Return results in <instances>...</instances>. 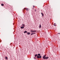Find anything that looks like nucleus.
Listing matches in <instances>:
<instances>
[{"mask_svg":"<svg viewBox=\"0 0 60 60\" xmlns=\"http://www.w3.org/2000/svg\"><path fill=\"white\" fill-rule=\"evenodd\" d=\"M31 33H32L31 34V35H33L34 34H35V32H36V31L35 30H30Z\"/></svg>","mask_w":60,"mask_h":60,"instance_id":"f257e3e1","label":"nucleus"},{"mask_svg":"<svg viewBox=\"0 0 60 60\" xmlns=\"http://www.w3.org/2000/svg\"><path fill=\"white\" fill-rule=\"evenodd\" d=\"M46 55H45L43 57V59H47L49 58V57L48 56H47V57H46Z\"/></svg>","mask_w":60,"mask_h":60,"instance_id":"f03ea898","label":"nucleus"},{"mask_svg":"<svg viewBox=\"0 0 60 60\" xmlns=\"http://www.w3.org/2000/svg\"><path fill=\"white\" fill-rule=\"evenodd\" d=\"M22 26L23 27H24H24H25V25L24 24H22Z\"/></svg>","mask_w":60,"mask_h":60,"instance_id":"7ed1b4c3","label":"nucleus"},{"mask_svg":"<svg viewBox=\"0 0 60 60\" xmlns=\"http://www.w3.org/2000/svg\"><path fill=\"white\" fill-rule=\"evenodd\" d=\"M41 24H40L39 25V28H41Z\"/></svg>","mask_w":60,"mask_h":60,"instance_id":"20e7f679","label":"nucleus"},{"mask_svg":"<svg viewBox=\"0 0 60 60\" xmlns=\"http://www.w3.org/2000/svg\"><path fill=\"white\" fill-rule=\"evenodd\" d=\"M28 33V32H27V31H24V33Z\"/></svg>","mask_w":60,"mask_h":60,"instance_id":"39448f33","label":"nucleus"},{"mask_svg":"<svg viewBox=\"0 0 60 60\" xmlns=\"http://www.w3.org/2000/svg\"><path fill=\"white\" fill-rule=\"evenodd\" d=\"M5 58H6V59H7V60H8V57H7V56H6V57H5Z\"/></svg>","mask_w":60,"mask_h":60,"instance_id":"423d86ee","label":"nucleus"},{"mask_svg":"<svg viewBox=\"0 0 60 60\" xmlns=\"http://www.w3.org/2000/svg\"><path fill=\"white\" fill-rule=\"evenodd\" d=\"M37 58H39V56H38H38H37Z\"/></svg>","mask_w":60,"mask_h":60,"instance_id":"0eeeda50","label":"nucleus"},{"mask_svg":"<svg viewBox=\"0 0 60 60\" xmlns=\"http://www.w3.org/2000/svg\"><path fill=\"white\" fill-rule=\"evenodd\" d=\"M41 14L42 15V16H44V14L43 13H41Z\"/></svg>","mask_w":60,"mask_h":60,"instance_id":"6e6552de","label":"nucleus"},{"mask_svg":"<svg viewBox=\"0 0 60 60\" xmlns=\"http://www.w3.org/2000/svg\"><path fill=\"white\" fill-rule=\"evenodd\" d=\"M21 29H23V28H24V27H22H22H21Z\"/></svg>","mask_w":60,"mask_h":60,"instance_id":"1a4fd4ad","label":"nucleus"},{"mask_svg":"<svg viewBox=\"0 0 60 60\" xmlns=\"http://www.w3.org/2000/svg\"><path fill=\"white\" fill-rule=\"evenodd\" d=\"M54 25L56 26V24L55 23H54Z\"/></svg>","mask_w":60,"mask_h":60,"instance_id":"9d476101","label":"nucleus"},{"mask_svg":"<svg viewBox=\"0 0 60 60\" xmlns=\"http://www.w3.org/2000/svg\"><path fill=\"white\" fill-rule=\"evenodd\" d=\"M28 34H30V32H28L27 33Z\"/></svg>","mask_w":60,"mask_h":60,"instance_id":"9b49d317","label":"nucleus"},{"mask_svg":"<svg viewBox=\"0 0 60 60\" xmlns=\"http://www.w3.org/2000/svg\"><path fill=\"white\" fill-rule=\"evenodd\" d=\"M38 56V54H36V55H35V57H36V56Z\"/></svg>","mask_w":60,"mask_h":60,"instance_id":"f8f14e48","label":"nucleus"},{"mask_svg":"<svg viewBox=\"0 0 60 60\" xmlns=\"http://www.w3.org/2000/svg\"><path fill=\"white\" fill-rule=\"evenodd\" d=\"M41 57H42L41 56H40H40H39L40 58H41Z\"/></svg>","mask_w":60,"mask_h":60,"instance_id":"ddd939ff","label":"nucleus"},{"mask_svg":"<svg viewBox=\"0 0 60 60\" xmlns=\"http://www.w3.org/2000/svg\"><path fill=\"white\" fill-rule=\"evenodd\" d=\"M34 58L35 60L36 59V58H35V57H34Z\"/></svg>","mask_w":60,"mask_h":60,"instance_id":"4468645a","label":"nucleus"},{"mask_svg":"<svg viewBox=\"0 0 60 60\" xmlns=\"http://www.w3.org/2000/svg\"><path fill=\"white\" fill-rule=\"evenodd\" d=\"M38 55L39 56H40L41 55H40V54H38Z\"/></svg>","mask_w":60,"mask_h":60,"instance_id":"2eb2a0df","label":"nucleus"},{"mask_svg":"<svg viewBox=\"0 0 60 60\" xmlns=\"http://www.w3.org/2000/svg\"><path fill=\"white\" fill-rule=\"evenodd\" d=\"M1 6H4V5L3 4H1Z\"/></svg>","mask_w":60,"mask_h":60,"instance_id":"dca6fc26","label":"nucleus"},{"mask_svg":"<svg viewBox=\"0 0 60 60\" xmlns=\"http://www.w3.org/2000/svg\"><path fill=\"white\" fill-rule=\"evenodd\" d=\"M26 8H24V10H23V11L25 9H26Z\"/></svg>","mask_w":60,"mask_h":60,"instance_id":"f3484780","label":"nucleus"},{"mask_svg":"<svg viewBox=\"0 0 60 60\" xmlns=\"http://www.w3.org/2000/svg\"><path fill=\"white\" fill-rule=\"evenodd\" d=\"M26 10L27 11H28V9L27 8H26Z\"/></svg>","mask_w":60,"mask_h":60,"instance_id":"a211bd4d","label":"nucleus"},{"mask_svg":"<svg viewBox=\"0 0 60 60\" xmlns=\"http://www.w3.org/2000/svg\"><path fill=\"white\" fill-rule=\"evenodd\" d=\"M58 35H59L60 34V33H58Z\"/></svg>","mask_w":60,"mask_h":60,"instance_id":"6ab92c4d","label":"nucleus"},{"mask_svg":"<svg viewBox=\"0 0 60 60\" xmlns=\"http://www.w3.org/2000/svg\"><path fill=\"white\" fill-rule=\"evenodd\" d=\"M33 7H35V6H33Z\"/></svg>","mask_w":60,"mask_h":60,"instance_id":"aec40b11","label":"nucleus"},{"mask_svg":"<svg viewBox=\"0 0 60 60\" xmlns=\"http://www.w3.org/2000/svg\"><path fill=\"white\" fill-rule=\"evenodd\" d=\"M35 11H36V10H35Z\"/></svg>","mask_w":60,"mask_h":60,"instance_id":"412c9836","label":"nucleus"}]
</instances>
